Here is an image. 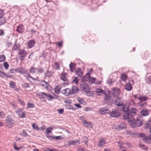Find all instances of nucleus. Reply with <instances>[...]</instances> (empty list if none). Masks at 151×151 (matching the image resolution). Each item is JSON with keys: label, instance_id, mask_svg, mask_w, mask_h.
I'll return each mask as SVG.
<instances>
[{"label": "nucleus", "instance_id": "nucleus-15", "mask_svg": "<svg viewBox=\"0 0 151 151\" xmlns=\"http://www.w3.org/2000/svg\"><path fill=\"white\" fill-rule=\"evenodd\" d=\"M61 93L63 94L65 96H68L69 94H71V90L68 88H66L62 91Z\"/></svg>", "mask_w": 151, "mask_h": 151}, {"label": "nucleus", "instance_id": "nucleus-52", "mask_svg": "<svg viewBox=\"0 0 151 151\" xmlns=\"http://www.w3.org/2000/svg\"><path fill=\"white\" fill-rule=\"evenodd\" d=\"M32 128L37 130H38L39 129V128L38 127V126L37 125L35 124H32Z\"/></svg>", "mask_w": 151, "mask_h": 151}, {"label": "nucleus", "instance_id": "nucleus-33", "mask_svg": "<svg viewBox=\"0 0 151 151\" xmlns=\"http://www.w3.org/2000/svg\"><path fill=\"white\" fill-rule=\"evenodd\" d=\"M76 73L79 77L81 76L83 74V72L80 68H78L76 71Z\"/></svg>", "mask_w": 151, "mask_h": 151}, {"label": "nucleus", "instance_id": "nucleus-11", "mask_svg": "<svg viewBox=\"0 0 151 151\" xmlns=\"http://www.w3.org/2000/svg\"><path fill=\"white\" fill-rule=\"evenodd\" d=\"M150 110L147 109H143L140 112L141 114L144 116H147L149 115Z\"/></svg>", "mask_w": 151, "mask_h": 151}, {"label": "nucleus", "instance_id": "nucleus-57", "mask_svg": "<svg viewBox=\"0 0 151 151\" xmlns=\"http://www.w3.org/2000/svg\"><path fill=\"white\" fill-rule=\"evenodd\" d=\"M48 83L45 81H42L41 82V85L42 86H44V87H45V86L47 85V84Z\"/></svg>", "mask_w": 151, "mask_h": 151}, {"label": "nucleus", "instance_id": "nucleus-40", "mask_svg": "<svg viewBox=\"0 0 151 151\" xmlns=\"http://www.w3.org/2000/svg\"><path fill=\"white\" fill-rule=\"evenodd\" d=\"M54 68L56 70H59L60 68L59 64L58 63L55 62L54 63Z\"/></svg>", "mask_w": 151, "mask_h": 151}, {"label": "nucleus", "instance_id": "nucleus-20", "mask_svg": "<svg viewBox=\"0 0 151 151\" xmlns=\"http://www.w3.org/2000/svg\"><path fill=\"white\" fill-rule=\"evenodd\" d=\"M16 71L22 74H25L26 71L22 67H20L17 68L16 69Z\"/></svg>", "mask_w": 151, "mask_h": 151}, {"label": "nucleus", "instance_id": "nucleus-62", "mask_svg": "<svg viewBox=\"0 0 151 151\" xmlns=\"http://www.w3.org/2000/svg\"><path fill=\"white\" fill-rule=\"evenodd\" d=\"M83 139L85 141V143L87 145L88 143L87 138L86 137H84L83 138Z\"/></svg>", "mask_w": 151, "mask_h": 151}, {"label": "nucleus", "instance_id": "nucleus-59", "mask_svg": "<svg viewBox=\"0 0 151 151\" xmlns=\"http://www.w3.org/2000/svg\"><path fill=\"white\" fill-rule=\"evenodd\" d=\"M147 81L148 83H151V76H149L147 78Z\"/></svg>", "mask_w": 151, "mask_h": 151}, {"label": "nucleus", "instance_id": "nucleus-19", "mask_svg": "<svg viewBox=\"0 0 151 151\" xmlns=\"http://www.w3.org/2000/svg\"><path fill=\"white\" fill-rule=\"evenodd\" d=\"M9 84L11 88H13L15 91H18L19 90V88L15 87V84L13 82H11Z\"/></svg>", "mask_w": 151, "mask_h": 151}, {"label": "nucleus", "instance_id": "nucleus-64", "mask_svg": "<svg viewBox=\"0 0 151 151\" xmlns=\"http://www.w3.org/2000/svg\"><path fill=\"white\" fill-rule=\"evenodd\" d=\"M22 135L24 137H26L27 136V134L25 131H23L22 132Z\"/></svg>", "mask_w": 151, "mask_h": 151}, {"label": "nucleus", "instance_id": "nucleus-21", "mask_svg": "<svg viewBox=\"0 0 151 151\" xmlns=\"http://www.w3.org/2000/svg\"><path fill=\"white\" fill-rule=\"evenodd\" d=\"M78 88L76 86H73L71 91V94H73L76 93L78 91Z\"/></svg>", "mask_w": 151, "mask_h": 151}, {"label": "nucleus", "instance_id": "nucleus-46", "mask_svg": "<svg viewBox=\"0 0 151 151\" xmlns=\"http://www.w3.org/2000/svg\"><path fill=\"white\" fill-rule=\"evenodd\" d=\"M36 70L37 68H35L33 67H32L29 70V72L32 73H35Z\"/></svg>", "mask_w": 151, "mask_h": 151}, {"label": "nucleus", "instance_id": "nucleus-1", "mask_svg": "<svg viewBox=\"0 0 151 151\" xmlns=\"http://www.w3.org/2000/svg\"><path fill=\"white\" fill-rule=\"evenodd\" d=\"M5 124L6 126L9 128H11L13 127L14 124V122L11 115H8L7 116L5 120Z\"/></svg>", "mask_w": 151, "mask_h": 151}, {"label": "nucleus", "instance_id": "nucleus-35", "mask_svg": "<svg viewBox=\"0 0 151 151\" xmlns=\"http://www.w3.org/2000/svg\"><path fill=\"white\" fill-rule=\"evenodd\" d=\"M13 146L14 149L17 150H19L23 148L24 147L23 146H20L19 147H17V144L16 143H14L13 144Z\"/></svg>", "mask_w": 151, "mask_h": 151}, {"label": "nucleus", "instance_id": "nucleus-16", "mask_svg": "<svg viewBox=\"0 0 151 151\" xmlns=\"http://www.w3.org/2000/svg\"><path fill=\"white\" fill-rule=\"evenodd\" d=\"M82 122L85 127L91 128H92L93 124L90 122L86 121V120H83L82 121Z\"/></svg>", "mask_w": 151, "mask_h": 151}, {"label": "nucleus", "instance_id": "nucleus-55", "mask_svg": "<svg viewBox=\"0 0 151 151\" xmlns=\"http://www.w3.org/2000/svg\"><path fill=\"white\" fill-rule=\"evenodd\" d=\"M4 65L5 69L6 70L9 67V65L8 64L7 62H5L4 63Z\"/></svg>", "mask_w": 151, "mask_h": 151}, {"label": "nucleus", "instance_id": "nucleus-2", "mask_svg": "<svg viewBox=\"0 0 151 151\" xmlns=\"http://www.w3.org/2000/svg\"><path fill=\"white\" fill-rule=\"evenodd\" d=\"M109 114L112 117H116L120 115V113L118 109H112L111 111L109 113Z\"/></svg>", "mask_w": 151, "mask_h": 151}, {"label": "nucleus", "instance_id": "nucleus-14", "mask_svg": "<svg viewBox=\"0 0 151 151\" xmlns=\"http://www.w3.org/2000/svg\"><path fill=\"white\" fill-rule=\"evenodd\" d=\"M99 111L100 114L102 115H104L109 113V109L105 107L100 109Z\"/></svg>", "mask_w": 151, "mask_h": 151}, {"label": "nucleus", "instance_id": "nucleus-56", "mask_svg": "<svg viewBox=\"0 0 151 151\" xmlns=\"http://www.w3.org/2000/svg\"><path fill=\"white\" fill-rule=\"evenodd\" d=\"M139 106L145 108L147 106V104L145 102L144 103L140 104Z\"/></svg>", "mask_w": 151, "mask_h": 151}, {"label": "nucleus", "instance_id": "nucleus-51", "mask_svg": "<svg viewBox=\"0 0 151 151\" xmlns=\"http://www.w3.org/2000/svg\"><path fill=\"white\" fill-rule=\"evenodd\" d=\"M147 127L149 128L150 132L151 133V121L148 122L147 124Z\"/></svg>", "mask_w": 151, "mask_h": 151}, {"label": "nucleus", "instance_id": "nucleus-18", "mask_svg": "<svg viewBox=\"0 0 151 151\" xmlns=\"http://www.w3.org/2000/svg\"><path fill=\"white\" fill-rule=\"evenodd\" d=\"M137 110L134 108H132L131 109V112L130 114V116L132 117V116H135L136 114Z\"/></svg>", "mask_w": 151, "mask_h": 151}, {"label": "nucleus", "instance_id": "nucleus-3", "mask_svg": "<svg viewBox=\"0 0 151 151\" xmlns=\"http://www.w3.org/2000/svg\"><path fill=\"white\" fill-rule=\"evenodd\" d=\"M114 104L118 106H123L124 104L123 99L121 98H117L115 99Z\"/></svg>", "mask_w": 151, "mask_h": 151}, {"label": "nucleus", "instance_id": "nucleus-50", "mask_svg": "<svg viewBox=\"0 0 151 151\" xmlns=\"http://www.w3.org/2000/svg\"><path fill=\"white\" fill-rule=\"evenodd\" d=\"M139 147L142 149L144 150H146L147 149V146L143 144H139Z\"/></svg>", "mask_w": 151, "mask_h": 151}, {"label": "nucleus", "instance_id": "nucleus-4", "mask_svg": "<svg viewBox=\"0 0 151 151\" xmlns=\"http://www.w3.org/2000/svg\"><path fill=\"white\" fill-rule=\"evenodd\" d=\"M46 93L44 92H39L36 94L37 97L40 99L42 101H45L46 98Z\"/></svg>", "mask_w": 151, "mask_h": 151}, {"label": "nucleus", "instance_id": "nucleus-10", "mask_svg": "<svg viewBox=\"0 0 151 151\" xmlns=\"http://www.w3.org/2000/svg\"><path fill=\"white\" fill-rule=\"evenodd\" d=\"M135 123H132V122H130L131 124V126L133 127H136L140 126L142 124V122L141 120H140L138 119L136 120H135Z\"/></svg>", "mask_w": 151, "mask_h": 151}, {"label": "nucleus", "instance_id": "nucleus-22", "mask_svg": "<svg viewBox=\"0 0 151 151\" xmlns=\"http://www.w3.org/2000/svg\"><path fill=\"white\" fill-rule=\"evenodd\" d=\"M24 29L23 26L22 25H19L17 27V31L19 33H22Z\"/></svg>", "mask_w": 151, "mask_h": 151}, {"label": "nucleus", "instance_id": "nucleus-28", "mask_svg": "<svg viewBox=\"0 0 151 151\" xmlns=\"http://www.w3.org/2000/svg\"><path fill=\"white\" fill-rule=\"evenodd\" d=\"M99 143L98 144V146L99 147H101L104 145L106 143V139H100Z\"/></svg>", "mask_w": 151, "mask_h": 151}, {"label": "nucleus", "instance_id": "nucleus-23", "mask_svg": "<svg viewBox=\"0 0 151 151\" xmlns=\"http://www.w3.org/2000/svg\"><path fill=\"white\" fill-rule=\"evenodd\" d=\"M61 88L60 86L59 85L56 86L54 88L55 92L56 94H59L60 93Z\"/></svg>", "mask_w": 151, "mask_h": 151}, {"label": "nucleus", "instance_id": "nucleus-49", "mask_svg": "<svg viewBox=\"0 0 151 151\" xmlns=\"http://www.w3.org/2000/svg\"><path fill=\"white\" fill-rule=\"evenodd\" d=\"M18 100L21 105L23 106H25V104L23 101L22 100L20 99H18Z\"/></svg>", "mask_w": 151, "mask_h": 151}, {"label": "nucleus", "instance_id": "nucleus-37", "mask_svg": "<svg viewBox=\"0 0 151 151\" xmlns=\"http://www.w3.org/2000/svg\"><path fill=\"white\" fill-rule=\"evenodd\" d=\"M35 107V106L33 103L28 102L27 104V107L28 108H33Z\"/></svg>", "mask_w": 151, "mask_h": 151}, {"label": "nucleus", "instance_id": "nucleus-32", "mask_svg": "<svg viewBox=\"0 0 151 151\" xmlns=\"http://www.w3.org/2000/svg\"><path fill=\"white\" fill-rule=\"evenodd\" d=\"M127 78V76L125 74H122L121 76V79L124 82H126Z\"/></svg>", "mask_w": 151, "mask_h": 151}, {"label": "nucleus", "instance_id": "nucleus-34", "mask_svg": "<svg viewBox=\"0 0 151 151\" xmlns=\"http://www.w3.org/2000/svg\"><path fill=\"white\" fill-rule=\"evenodd\" d=\"M46 132L47 134L46 136L47 137L51 138L52 137V136H50L49 135V134L50 133L52 134V132H51V131L49 127L47 128L46 131Z\"/></svg>", "mask_w": 151, "mask_h": 151}, {"label": "nucleus", "instance_id": "nucleus-31", "mask_svg": "<svg viewBox=\"0 0 151 151\" xmlns=\"http://www.w3.org/2000/svg\"><path fill=\"white\" fill-rule=\"evenodd\" d=\"M96 93L98 95H100V94H104L105 95H106V93H104V91L101 89H96Z\"/></svg>", "mask_w": 151, "mask_h": 151}, {"label": "nucleus", "instance_id": "nucleus-41", "mask_svg": "<svg viewBox=\"0 0 151 151\" xmlns=\"http://www.w3.org/2000/svg\"><path fill=\"white\" fill-rule=\"evenodd\" d=\"M6 59V57L4 55H0V62H4Z\"/></svg>", "mask_w": 151, "mask_h": 151}, {"label": "nucleus", "instance_id": "nucleus-7", "mask_svg": "<svg viewBox=\"0 0 151 151\" xmlns=\"http://www.w3.org/2000/svg\"><path fill=\"white\" fill-rule=\"evenodd\" d=\"M19 54L20 55V60L21 61H23L25 58L26 55H27V52L24 50H20Z\"/></svg>", "mask_w": 151, "mask_h": 151}, {"label": "nucleus", "instance_id": "nucleus-26", "mask_svg": "<svg viewBox=\"0 0 151 151\" xmlns=\"http://www.w3.org/2000/svg\"><path fill=\"white\" fill-rule=\"evenodd\" d=\"M130 114L128 112L125 113V114L123 116V118L124 119H128L129 120L132 117L130 116Z\"/></svg>", "mask_w": 151, "mask_h": 151}, {"label": "nucleus", "instance_id": "nucleus-24", "mask_svg": "<svg viewBox=\"0 0 151 151\" xmlns=\"http://www.w3.org/2000/svg\"><path fill=\"white\" fill-rule=\"evenodd\" d=\"M123 107L122 109V111L125 113L128 112L129 111V107L127 104L123 105Z\"/></svg>", "mask_w": 151, "mask_h": 151}, {"label": "nucleus", "instance_id": "nucleus-9", "mask_svg": "<svg viewBox=\"0 0 151 151\" xmlns=\"http://www.w3.org/2000/svg\"><path fill=\"white\" fill-rule=\"evenodd\" d=\"M68 76L67 73L65 72L62 73L60 75L61 79L63 81H65L66 84H67L68 83Z\"/></svg>", "mask_w": 151, "mask_h": 151}, {"label": "nucleus", "instance_id": "nucleus-58", "mask_svg": "<svg viewBox=\"0 0 151 151\" xmlns=\"http://www.w3.org/2000/svg\"><path fill=\"white\" fill-rule=\"evenodd\" d=\"M45 87V88H46L47 90H50L51 88V87L49 85L48 83L47 84Z\"/></svg>", "mask_w": 151, "mask_h": 151}, {"label": "nucleus", "instance_id": "nucleus-17", "mask_svg": "<svg viewBox=\"0 0 151 151\" xmlns=\"http://www.w3.org/2000/svg\"><path fill=\"white\" fill-rule=\"evenodd\" d=\"M68 143L70 145H75L76 144H79L80 143V142L79 140H70L68 141Z\"/></svg>", "mask_w": 151, "mask_h": 151}, {"label": "nucleus", "instance_id": "nucleus-38", "mask_svg": "<svg viewBox=\"0 0 151 151\" xmlns=\"http://www.w3.org/2000/svg\"><path fill=\"white\" fill-rule=\"evenodd\" d=\"M51 138L53 139H55L56 140H61L63 139V138L61 136H52Z\"/></svg>", "mask_w": 151, "mask_h": 151}, {"label": "nucleus", "instance_id": "nucleus-36", "mask_svg": "<svg viewBox=\"0 0 151 151\" xmlns=\"http://www.w3.org/2000/svg\"><path fill=\"white\" fill-rule=\"evenodd\" d=\"M118 128L119 129H122L126 128V125L124 123H122L118 126Z\"/></svg>", "mask_w": 151, "mask_h": 151}, {"label": "nucleus", "instance_id": "nucleus-44", "mask_svg": "<svg viewBox=\"0 0 151 151\" xmlns=\"http://www.w3.org/2000/svg\"><path fill=\"white\" fill-rule=\"evenodd\" d=\"M46 98L47 99L48 101L53 99V96L49 94H46Z\"/></svg>", "mask_w": 151, "mask_h": 151}, {"label": "nucleus", "instance_id": "nucleus-5", "mask_svg": "<svg viewBox=\"0 0 151 151\" xmlns=\"http://www.w3.org/2000/svg\"><path fill=\"white\" fill-rule=\"evenodd\" d=\"M16 113L20 118H24L25 117V113L23 111L22 109L18 108L15 111Z\"/></svg>", "mask_w": 151, "mask_h": 151}, {"label": "nucleus", "instance_id": "nucleus-47", "mask_svg": "<svg viewBox=\"0 0 151 151\" xmlns=\"http://www.w3.org/2000/svg\"><path fill=\"white\" fill-rule=\"evenodd\" d=\"M135 120L133 117H132L131 119H130L128 121L130 125L131 126V124L130 123V122H132V123H135Z\"/></svg>", "mask_w": 151, "mask_h": 151}, {"label": "nucleus", "instance_id": "nucleus-39", "mask_svg": "<svg viewBox=\"0 0 151 151\" xmlns=\"http://www.w3.org/2000/svg\"><path fill=\"white\" fill-rule=\"evenodd\" d=\"M63 42L61 41L59 42H55V43L56 46L60 48L63 46Z\"/></svg>", "mask_w": 151, "mask_h": 151}, {"label": "nucleus", "instance_id": "nucleus-6", "mask_svg": "<svg viewBox=\"0 0 151 151\" xmlns=\"http://www.w3.org/2000/svg\"><path fill=\"white\" fill-rule=\"evenodd\" d=\"M113 96L115 97L118 96L121 93L120 90L118 88H114L112 90Z\"/></svg>", "mask_w": 151, "mask_h": 151}, {"label": "nucleus", "instance_id": "nucleus-61", "mask_svg": "<svg viewBox=\"0 0 151 151\" xmlns=\"http://www.w3.org/2000/svg\"><path fill=\"white\" fill-rule=\"evenodd\" d=\"M5 114L3 112L0 110V116L4 117L5 115Z\"/></svg>", "mask_w": 151, "mask_h": 151}, {"label": "nucleus", "instance_id": "nucleus-60", "mask_svg": "<svg viewBox=\"0 0 151 151\" xmlns=\"http://www.w3.org/2000/svg\"><path fill=\"white\" fill-rule=\"evenodd\" d=\"M57 111L58 112V113L60 114H62L64 112V109H58L57 110Z\"/></svg>", "mask_w": 151, "mask_h": 151}, {"label": "nucleus", "instance_id": "nucleus-48", "mask_svg": "<svg viewBox=\"0 0 151 151\" xmlns=\"http://www.w3.org/2000/svg\"><path fill=\"white\" fill-rule=\"evenodd\" d=\"M37 72L39 73H43L44 71V69L42 68H37Z\"/></svg>", "mask_w": 151, "mask_h": 151}, {"label": "nucleus", "instance_id": "nucleus-42", "mask_svg": "<svg viewBox=\"0 0 151 151\" xmlns=\"http://www.w3.org/2000/svg\"><path fill=\"white\" fill-rule=\"evenodd\" d=\"M139 136L141 137H144L142 139L143 140L144 142H147V137H145V135L144 134H139Z\"/></svg>", "mask_w": 151, "mask_h": 151}, {"label": "nucleus", "instance_id": "nucleus-63", "mask_svg": "<svg viewBox=\"0 0 151 151\" xmlns=\"http://www.w3.org/2000/svg\"><path fill=\"white\" fill-rule=\"evenodd\" d=\"M52 76L51 73L49 72H47L46 74V76L47 77H51Z\"/></svg>", "mask_w": 151, "mask_h": 151}, {"label": "nucleus", "instance_id": "nucleus-29", "mask_svg": "<svg viewBox=\"0 0 151 151\" xmlns=\"http://www.w3.org/2000/svg\"><path fill=\"white\" fill-rule=\"evenodd\" d=\"M69 67L70 71L71 72H73L74 70L75 69V65L74 63H71L69 65Z\"/></svg>", "mask_w": 151, "mask_h": 151}, {"label": "nucleus", "instance_id": "nucleus-27", "mask_svg": "<svg viewBox=\"0 0 151 151\" xmlns=\"http://www.w3.org/2000/svg\"><path fill=\"white\" fill-rule=\"evenodd\" d=\"M138 99L141 102H143L147 100L148 99V98L146 96H142L139 97Z\"/></svg>", "mask_w": 151, "mask_h": 151}, {"label": "nucleus", "instance_id": "nucleus-43", "mask_svg": "<svg viewBox=\"0 0 151 151\" xmlns=\"http://www.w3.org/2000/svg\"><path fill=\"white\" fill-rule=\"evenodd\" d=\"M79 81V79L77 77H74V79L73 80L72 82L73 83L77 84Z\"/></svg>", "mask_w": 151, "mask_h": 151}, {"label": "nucleus", "instance_id": "nucleus-53", "mask_svg": "<svg viewBox=\"0 0 151 151\" xmlns=\"http://www.w3.org/2000/svg\"><path fill=\"white\" fill-rule=\"evenodd\" d=\"M118 145L119 147L123 146L124 145V143L121 140L119 141L118 142Z\"/></svg>", "mask_w": 151, "mask_h": 151}, {"label": "nucleus", "instance_id": "nucleus-30", "mask_svg": "<svg viewBox=\"0 0 151 151\" xmlns=\"http://www.w3.org/2000/svg\"><path fill=\"white\" fill-rule=\"evenodd\" d=\"M90 76V73H87L82 78V81H85L88 80V78Z\"/></svg>", "mask_w": 151, "mask_h": 151}, {"label": "nucleus", "instance_id": "nucleus-13", "mask_svg": "<svg viewBox=\"0 0 151 151\" xmlns=\"http://www.w3.org/2000/svg\"><path fill=\"white\" fill-rule=\"evenodd\" d=\"M36 42L35 40L33 39L28 41L27 43L28 47L31 48L34 46Z\"/></svg>", "mask_w": 151, "mask_h": 151}, {"label": "nucleus", "instance_id": "nucleus-8", "mask_svg": "<svg viewBox=\"0 0 151 151\" xmlns=\"http://www.w3.org/2000/svg\"><path fill=\"white\" fill-rule=\"evenodd\" d=\"M81 87L84 91L87 93L89 90L88 84L84 82H82V83L81 84Z\"/></svg>", "mask_w": 151, "mask_h": 151}, {"label": "nucleus", "instance_id": "nucleus-25", "mask_svg": "<svg viewBox=\"0 0 151 151\" xmlns=\"http://www.w3.org/2000/svg\"><path fill=\"white\" fill-rule=\"evenodd\" d=\"M125 89L128 91H131L132 89V86L130 83H128L125 86Z\"/></svg>", "mask_w": 151, "mask_h": 151}, {"label": "nucleus", "instance_id": "nucleus-54", "mask_svg": "<svg viewBox=\"0 0 151 151\" xmlns=\"http://www.w3.org/2000/svg\"><path fill=\"white\" fill-rule=\"evenodd\" d=\"M22 86L23 88H27L29 87V84L28 83H24L22 85Z\"/></svg>", "mask_w": 151, "mask_h": 151}, {"label": "nucleus", "instance_id": "nucleus-45", "mask_svg": "<svg viewBox=\"0 0 151 151\" xmlns=\"http://www.w3.org/2000/svg\"><path fill=\"white\" fill-rule=\"evenodd\" d=\"M7 76V75L3 71L0 70V76L2 78H4Z\"/></svg>", "mask_w": 151, "mask_h": 151}, {"label": "nucleus", "instance_id": "nucleus-12", "mask_svg": "<svg viewBox=\"0 0 151 151\" xmlns=\"http://www.w3.org/2000/svg\"><path fill=\"white\" fill-rule=\"evenodd\" d=\"M88 81L89 83L90 84H93V83H96V84H101V81H99L98 82H96V78H93V77H91L90 76L88 78Z\"/></svg>", "mask_w": 151, "mask_h": 151}]
</instances>
